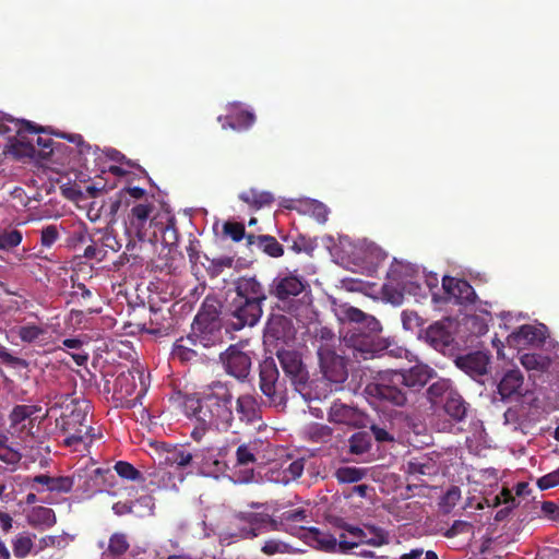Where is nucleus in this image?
Here are the masks:
<instances>
[{
	"instance_id": "obj_50",
	"label": "nucleus",
	"mask_w": 559,
	"mask_h": 559,
	"mask_svg": "<svg viewBox=\"0 0 559 559\" xmlns=\"http://www.w3.org/2000/svg\"><path fill=\"white\" fill-rule=\"evenodd\" d=\"M370 448L369 438L365 433H355L350 438V451L355 454H362Z\"/></svg>"
},
{
	"instance_id": "obj_19",
	"label": "nucleus",
	"mask_w": 559,
	"mask_h": 559,
	"mask_svg": "<svg viewBox=\"0 0 559 559\" xmlns=\"http://www.w3.org/2000/svg\"><path fill=\"white\" fill-rule=\"evenodd\" d=\"M442 288L444 290L442 299L445 302L466 304L475 298L474 288L464 280L444 276Z\"/></svg>"
},
{
	"instance_id": "obj_1",
	"label": "nucleus",
	"mask_w": 559,
	"mask_h": 559,
	"mask_svg": "<svg viewBox=\"0 0 559 559\" xmlns=\"http://www.w3.org/2000/svg\"><path fill=\"white\" fill-rule=\"evenodd\" d=\"M234 396L229 389L217 383L201 395L187 396L183 402V412L194 423L191 437L200 441L206 431H226L234 420Z\"/></svg>"
},
{
	"instance_id": "obj_11",
	"label": "nucleus",
	"mask_w": 559,
	"mask_h": 559,
	"mask_svg": "<svg viewBox=\"0 0 559 559\" xmlns=\"http://www.w3.org/2000/svg\"><path fill=\"white\" fill-rule=\"evenodd\" d=\"M546 326L544 324H523L507 336V344L515 349H524L527 346H538L546 338Z\"/></svg>"
},
{
	"instance_id": "obj_10",
	"label": "nucleus",
	"mask_w": 559,
	"mask_h": 559,
	"mask_svg": "<svg viewBox=\"0 0 559 559\" xmlns=\"http://www.w3.org/2000/svg\"><path fill=\"white\" fill-rule=\"evenodd\" d=\"M190 336L194 341V345H202L203 347H211L221 341V329L215 317H209L199 313L193 323Z\"/></svg>"
},
{
	"instance_id": "obj_54",
	"label": "nucleus",
	"mask_w": 559,
	"mask_h": 559,
	"mask_svg": "<svg viewBox=\"0 0 559 559\" xmlns=\"http://www.w3.org/2000/svg\"><path fill=\"white\" fill-rule=\"evenodd\" d=\"M401 320L403 328L407 331H414L421 324L420 317L416 312L409 310H404L402 312Z\"/></svg>"
},
{
	"instance_id": "obj_17",
	"label": "nucleus",
	"mask_w": 559,
	"mask_h": 559,
	"mask_svg": "<svg viewBox=\"0 0 559 559\" xmlns=\"http://www.w3.org/2000/svg\"><path fill=\"white\" fill-rule=\"evenodd\" d=\"M455 365L471 378H478L488 373L490 368V356L487 352L477 350L466 355L457 356Z\"/></svg>"
},
{
	"instance_id": "obj_46",
	"label": "nucleus",
	"mask_w": 559,
	"mask_h": 559,
	"mask_svg": "<svg viewBox=\"0 0 559 559\" xmlns=\"http://www.w3.org/2000/svg\"><path fill=\"white\" fill-rule=\"evenodd\" d=\"M33 548V540L28 535L20 534L13 540V552L17 558L26 557Z\"/></svg>"
},
{
	"instance_id": "obj_30",
	"label": "nucleus",
	"mask_w": 559,
	"mask_h": 559,
	"mask_svg": "<svg viewBox=\"0 0 559 559\" xmlns=\"http://www.w3.org/2000/svg\"><path fill=\"white\" fill-rule=\"evenodd\" d=\"M194 457L195 453L191 454L183 448L175 447L166 452L165 462L175 469L188 466L194 469Z\"/></svg>"
},
{
	"instance_id": "obj_39",
	"label": "nucleus",
	"mask_w": 559,
	"mask_h": 559,
	"mask_svg": "<svg viewBox=\"0 0 559 559\" xmlns=\"http://www.w3.org/2000/svg\"><path fill=\"white\" fill-rule=\"evenodd\" d=\"M239 198L243 202L257 209H261L262 206L269 205L274 200L272 193L267 191H258L255 189H250L249 191L240 193Z\"/></svg>"
},
{
	"instance_id": "obj_32",
	"label": "nucleus",
	"mask_w": 559,
	"mask_h": 559,
	"mask_svg": "<svg viewBox=\"0 0 559 559\" xmlns=\"http://www.w3.org/2000/svg\"><path fill=\"white\" fill-rule=\"evenodd\" d=\"M453 391L449 380L440 379L428 388L427 396L432 406L439 407Z\"/></svg>"
},
{
	"instance_id": "obj_13",
	"label": "nucleus",
	"mask_w": 559,
	"mask_h": 559,
	"mask_svg": "<svg viewBox=\"0 0 559 559\" xmlns=\"http://www.w3.org/2000/svg\"><path fill=\"white\" fill-rule=\"evenodd\" d=\"M328 420L334 425L349 428H360L367 424V417L362 412L340 401L333 402L330 406Z\"/></svg>"
},
{
	"instance_id": "obj_40",
	"label": "nucleus",
	"mask_w": 559,
	"mask_h": 559,
	"mask_svg": "<svg viewBox=\"0 0 559 559\" xmlns=\"http://www.w3.org/2000/svg\"><path fill=\"white\" fill-rule=\"evenodd\" d=\"M490 314L485 311L483 314L468 316L465 319L466 329L474 335H483L488 331Z\"/></svg>"
},
{
	"instance_id": "obj_9",
	"label": "nucleus",
	"mask_w": 559,
	"mask_h": 559,
	"mask_svg": "<svg viewBox=\"0 0 559 559\" xmlns=\"http://www.w3.org/2000/svg\"><path fill=\"white\" fill-rule=\"evenodd\" d=\"M347 532L357 537V540H347L345 537L341 539L340 546L343 550H349L358 547L359 545H370L380 547L390 543L389 533L376 526H365L364 528L357 526H348Z\"/></svg>"
},
{
	"instance_id": "obj_58",
	"label": "nucleus",
	"mask_w": 559,
	"mask_h": 559,
	"mask_svg": "<svg viewBox=\"0 0 559 559\" xmlns=\"http://www.w3.org/2000/svg\"><path fill=\"white\" fill-rule=\"evenodd\" d=\"M472 524L465 521H455L452 526L445 532L447 537H455L460 534L471 533Z\"/></svg>"
},
{
	"instance_id": "obj_61",
	"label": "nucleus",
	"mask_w": 559,
	"mask_h": 559,
	"mask_svg": "<svg viewBox=\"0 0 559 559\" xmlns=\"http://www.w3.org/2000/svg\"><path fill=\"white\" fill-rule=\"evenodd\" d=\"M163 239L167 245H173L177 241V230L174 226L167 225L163 228Z\"/></svg>"
},
{
	"instance_id": "obj_52",
	"label": "nucleus",
	"mask_w": 559,
	"mask_h": 559,
	"mask_svg": "<svg viewBox=\"0 0 559 559\" xmlns=\"http://www.w3.org/2000/svg\"><path fill=\"white\" fill-rule=\"evenodd\" d=\"M115 469L120 477L126 478V479L135 480L140 476L139 471H136L133 467V465H131L128 462H123V461L117 462L115 465Z\"/></svg>"
},
{
	"instance_id": "obj_31",
	"label": "nucleus",
	"mask_w": 559,
	"mask_h": 559,
	"mask_svg": "<svg viewBox=\"0 0 559 559\" xmlns=\"http://www.w3.org/2000/svg\"><path fill=\"white\" fill-rule=\"evenodd\" d=\"M304 214H309L314 217L319 223H325L328 221L329 210L328 207L313 199H304L298 201V206H294Z\"/></svg>"
},
{
	"instance_id": "obj_59",
	"label": "nucleus",
	"mask_w": 559,
	"mask_h": 559,
	"mask_svg": "<svg viewBox=\"0 0 559 559\" xmlns=\"http://www.w3.org/2000/svg\"><path fill=\"white\" fill-rule=\"evenodd\" d=\"M225 233L229 235L234 240L238 241L243 236V227L238 224H226Z\"/></svg>"
},
{
	"instance_id": "obj_51",
	"label": "nucleus",
	"mask_w": 559,
	"mask_h": 559,
	"mask_svg": "<svg viewBox=\"0 0 559 559\" xmlns=\"http://www.w3.org/2000/svg\"><path fill=\"white\" fill-rule=\"evenodd\" d=\"M311 533L316 534L317 536V542L320 546V548L324 549V550H335L337 547L344 551L341 546H340V540L337 542L335 538H333L332 536L330 535H325V534H320L317 530L314 528H311L310 530Z\"/></svg>"
},
{
	"instance_id": "obj_41",
	"label": "nucleus",
	"mask_w": 559,
	"mask_h": 559,
	"mask_svg": "<svg viewBox=\"0 0 559 559\" xmlns=\"http://www.w3.org/2000/svg\"><path fill=\"white\" fill-rule=\"evenodd\" d=\"M129 548L127 537L123 534H114L109 540L108 550L103 552L102 559H114L123 555Z\"/></svg>"
},
{
	"instance_id": "obj_49",
	"label": "nucleus",
	"mask_w": 559,
	"mask_h": 559,
	"mask_svg": "<svg viewBox=\"0 0 559 559\" xmlns=\"http://www.w3.org/2000/svg\"><path fill=\"white\" fill-rule=\"evenodd\" d=\"M384 344H385V347L383 348L381 356L389 355V356L395 357V358H405L409 361L414 357L409 350H407L406 348L399 346L388 340H384Z\"/></svg>"
},
{
	"instance_id": "obj_6",
	"label": "nucleus",
	"mask_w": 559,
	"mask_h": 559,
	"mask_svg": "<svg viewBox=\"0 0 559 559\" xmlns=\"http://www.w3.org/2000/svg\"><path fill=\"white\" fill-rule=\"evenodd\" d=\"M307 283L295 273H281L273 281L275 296L284 304L290 302L294 298L302 295L298 304L288 307L290 312H298L299 304H309V296L305 293Z\"/></svg>"
},
{
	"instance_id": "obj_2",
	"label": "nucleus",
	"mask_w": 559,
	"mask_h": 559,
	"mask_svg": "<svg viewBox=\"0 0 559 559\" xmlns=\"http://www.w3.org/2000/svg\"><path fill=\"white\" fill-rule=\"evenodd\" d=\"M338 316L349 323L343 334V341L353 349L356 358L370 359L381 356L385 344L378 335L381 324L374 317L348 305L340 308Z\"/></svg>"
},
{
	"instance_id": "obj_64",
	"label": "nucleus",
	"mask_w": 559,
	"mask_h": 559,
	"mask_svg": "<svg viewBox=\"0 0 559 559\" xmlns=\"http://www.w3.org/2000/svg\"><path fill=\"white\" fill-rule=\"evenodd\" d=\"M0 359L7 364L16 365L21 360L13 356L4 346H0Z\"/></svg>"
},
{
	"instance_id": "obj_27",
	"label": "nucleus",
	"mask_w": 559,
	"mask_h": 559,
	"mask_svg": "<svg viewBox=\"0 0 559 559\" xmlns=\"http://www.w3.org/2000/svg\"><path fill=\"white\" fill-rule=\"evenodd\" d=\"M523 384V376L520 370L512 369L504 373L498 385V392L501 397L508 399L514 394H520Z\"/></svg>"
},
{
	"instance_id": "obj_20",
	"label": "nucleus",
	"mask_w": 559,
	"mask_h": 559,
	"mask_svg": "<svg viewBox=\"0 0 559 559\" xmlns=\"http://www.w3.org/2000/svg\"><path fill=\"white\" fill-rule=\"evenodd\" d=\"M259 443L257 441L241 444L236 451V468L239 475H235L236 481L248 483L253 478V464L257 461Z\"/></svg>"
},
{
	"instance_id": "obj_56",
	"label": "nucleus",
	"mask_w": 559,
	"mask_h": 559,
	"mask_svg": "<svg viewBox=\"0 0 559 559\" xmlns=\"http://www.w3.org/2000/svg\"><path fill=\"white\" fill-rule=\"evenodd\" d=\"M537 485L542 490L558 486L559 485V468L540 477L537 480Z\"/></svg>"
},
{
	"instance_id": "obj_14",
	"label": "nucleus",
	"mask_w": 559,
	"mask_h": 559,
	"mask_svg": "<svg viewBox=\"0 0 559 559\" xmlns=\"http://www.w3.org/2000/svg\"><path fill=\"white\" fill-rule=\"evenodd\" d=\"M221 360L226 372L237 379H245L250 372L251 357L238 345H230L221 355Z\"/></svg>"
},
{
	"instance_id": "obj_38",
	"label": "nucleus",
	"mask_w": 559,
	"mask_h": 559,
	"mask_svg": "<svg viewBox=\"0 0 559 559\" xmlns=\"http://www.w3.org/2000/svg\"><path fill=\"white\" fill-rule=\"evenodd\" d=\"M28 519L33 526L51 527L56 523L53 510L46 507L34 508Z\"/></svg>"
},
{
	"instance_id": "obj_43",
	"label": "nucleus",
	"mask_w": 559,
	"mask_h": 559,
	"mask_svg": "<svg viewBox=\"0 0 559 559\" xmlns=\"http://www.w3.org/2000/svg\"><path fill=\"white\" fill-rule=\"evenodd\" d=\"M520 361L526 370L544 371L549 366V359L539 354H524Z\"/></svg>"
},
{
	"instance_id": "obj_45",
	"label": "nucleus",
	"mask_w": 559,
	"mask_h": 559,
	"mask_svg": "<svg viewBox=\"0 0 559 559\" xmlns=\"http://www.w3.org/2000/svg\"><path fill=\"white\" fill-rule=\"evenodd\" d=\"M39 411L40 407L36 405H16L10 414V420L12 425H19Z\"/></svg>"
},
{
	"instance_id": "obj_37",
	"label": "nucleus",
	"mask_w": 559,
	"mask_h": 559,
	"mask_svg": "<svg viewBox=\"0 0 559 559\" xmlns=\"http://www.w3.org/2000/svg\"><path fill=\"white\" fill-rule=\"evenodd\" d=\"M190 345H194V341L190 335L187 338L178 340L171 349L173 359L182 362L192 360L197 356V353Z\"/></svg>"
},
{
	"instance_id": "obj_47",
	"label": "nucleus",
	"mask_w": 559,
	"mask_h": 559,
	"mask_svg": "<svg viewBox=\"0 0 559 559\" xmlns=\"http://www.w3.org/2000/svg\"><path fill=\"white\" fill-rule=\"evenodd\" d=\"M259 246L265 253L274 258L281 257L284 252L282 245L271 236L260 237Z\"/></svg>"
},
{
	"instance_id": "obj_53",
	"label": "nucleus",
	"mask_w": 559,
	"mask_h": 559,
	"mask_svg": "<svg viewBox=\"0 0 559 559\" xmlns=\"http://www.w3.org/2000/svg\"><path fill=\"white\" fill-rule=\"evenodd\" d=\"M59 238L57 226L49 225L43 228L40 234V245L45 248H50Z\"/></svg>"
},
{
	"instance_id": "obj_57",
	"label": "nucleus",
	"mask_w": 559,
	"mask_h": 559,
	"mask_svg": "<svg viewBox=\"0 0 559 559\" xmlns=\"http://www.w3.org/2000/svg\"><path fill=\"white\" fill-rule=\"evenodd\" d=\"M461 499V490L457 487L450 488L442 498V506L450 511Z\"/></svg>"
},
{
	"instance_id": "obj_22",
	"label": "nucleus",
	"mask_w": 559,
	"mask_h": 559,
	"mask_svg": "<svg viewBox=\"0 0 559 559\" xmlns=\"http://www.w3.org/2000/svg\"><path fill=\"white\" fill-rule=\"evenodd\" d=\"M318 356L320 359L321 369L324 376L334 382L345 380L346 371L342 359L334 355L329 348L320 347L318 349Z\"/></svg>"
},
{
	"instance_id": "obj_36",
	"label": "nucleus",
	"mask_w": 559,
	"mask_h": 559,
	"mask_svg": "<svg viewBox=\"0 0 559 559\" xmlns=\"http://www.w3.org/2000/svg\"><path fill=\"white\" fill-rule=\"evenodd\" d=\"M283 468V476L282 477H273L277 484H288L298 477L301 476L305 469V460L304 459H297L292 462H284L282 463Z\"/></svg>"
},
{
	"instance_id": "obj_28",
	"label": "nucleus",
	"mask_w": 559,
	"mask_h": 559,
	"mask_svg": "<svg viewBox=\"0 0 559 559\" xmlns=\"http://www.w3.org/2000/svg\"><path fill=\"white\" fill-rule=\"evenodd\" d=\"M237 413L240 420L253 424L260 419V409L252 395L245 394L237 399Z\"/></svg>"
},
{
	"instance_id": "obj_29",
	"label": "nucleus",
	"mask_w": 559,
	"mask_h": 559,
	"mask_svg": "<svg viewBox=\"0 0 559 559\" xmlns=\"http://www.w3.org/2000/svg\"><path fill=\"white\" fill-rule=\"evenodd\" d=\"M406 471L412 476H432L438 474L439 466L432 457L423 455L409 460Z\"/></svg>"
},
{
	"instance_id": "obj_3",
	"label": "nucleus",
	"mask_w": 559,
	"mask_h": 559,
	"mask_svg": "<svg viewBox=\"0 0 559 559\" xmlns=\"http://www.w3.org/2000/svg\"><path fill=\"white\" fill-rule=\"evenodd\" d=\"M435 370L425 364H417L407 370H392L376 383L369 384L367 393L377 399L379 403L393 406H403L407 399L405 392L399 388L403 384L411 389H420L435 377Z\"/></svg>"
},
{
	"instance_id": "obj_60",
	"label": "nucleus",
	"mask_w": 559,
	"mask_h": 559,
	"mask_svg": "<svg viewBox=\"0 0 559 559\" xmlns=\"http://www.w3.org/2000/svg\"><path fill=\"white\" fill-rule=\"evenodd\" d=\"M543 512L551 520L559 521V507L554 502L547 501L542 506Z\"/></svg>"
},
{
	"instance_id": "obj_62",
	"label": "nucleus",
	"mask_w": 559,
	"mask_h": 559,
	"mask_svg": "<svg viewBox=\"0 0 559 559\" xmlns=\"http://www.w3.org/2000/svg\"><path fill=\"white\" fill-rule=\"evenodd\" d=\"M165 475H166V472L162 471V469L155 474V477L159 478L158 480L155 481L157 484V486L163 487V488H176V483L173 481L170 477H168L167 480L164 479Z\"/></svg>"
},
{
	"instance_id": "obj_4",
	"label": "nucleus",
	"mask_w": 559,
	"mask_h": 559,
	"mask_svg": "<svg viewBox=\"0 0 559 559\" xmlns=\"http://www.w3.org/2000/svg\"><path fill=\"white\" fill-rule=\"evenodd\" d=\"M308 513L305 509H292L282 513L280 521L272 519L264 513H249L245 518L248 527L243 526L239 531V537L253 538L261 534L283 530L294 536L304 537L306 535L305 523Z\"/></svg>"
},
{
	"instance_id": "obj_33",
	"label": "nucleus",
	"mask_w": 559,
	"mask_h": 559,
	"mask_svg": "<svg viewBox=\"0 0 559 559\" xmlns=\"http://www.w3.org/2000/svg\"><path fill=\"white\" fill-rule=\"evenodd\" d=\"M152 207L147 204H138L132 207L130 213V225L134 228L139 239H143L144 235L142 234V229L144 228Z\"/></svg>"
},
{
	"instance_id": "obj_16",
	"label": "nucleus",
	"mask_w": 559,
	"mask_h": 559,
	"mask_svg": "<svg viewBox=\"0 0 559 559\" xmlns=\"http://www.w3.org/2000/svg\"><path fill=\"white\" fill-rule=\"evenodd\" d=\"M76 423L79 424V428L64 439V443L69 447L76 448V445L81 443L86 445L96 437L94 428L87 423V414L82 408L72 411L70 419L66 421L67 429H70V427L72 425L74 426Z\"/></svg>"
},
{
	"instance_id": "obj_48",
	"label": "nucleus",
	"mask_w": 559,
	"mask_h": 559,
	"mask_svg": "<svg viewBox=\"0 0 559 559\" xmlns=\"http://www.w3.org/2000/svg\"><path fill=\"white\" fill-rule=\"evenodd\" d=\"M262 551L265 555L273 556L276 554H289L293 551V548L278 539H269L262 546Z\"/></svg>"
},
{
	"instance_id": "obj_55",
	"label": "nucleus",
	"mask_w": 559,
	"mask_h": 559,
	"mask_svg": "<svg viewBox=\"0 0 559 559\" xmlns=\"http://www.w3.org/2000/svg\"><path fill=\"white\" fill-rule=\"evenodd\" d=\"M49 481L48 490L57 492H68L71 490L73 485V481L68 477H50Z\"/></svg>"
},
{
	"instance_id": "obj_18",
	"label": "nucleus",
	"mask_w": 559,
	"mask_h": 559,
	"mask_svg": "<svg viewBox=\"0 0 559 559\" xmlns=\"http://www.w3.org/2000/svg\"><path fill=\"white\" fill-rule=\"evenodd\" d=\"M144 374L139 369H132L120 372L114 382V394L117 400H126L132 396L136 391V380L141 382V390L136 396L144 394L146 385L144 383Z\"/></svg>"
},
{
	"instance_id": "obj_12",
	"label": "nucleus",
	"mask_w": 559,
	"mask_h": 559,
	"mask_svg": "<svg viewBox=\"0 0 559 559\" xmlns=\"http://www.w3.org/2000/svg\"><path fill=\"white\" fill-rule=\"evenodd\" d=\"M230 314L233 317L230 324L234 330H241L246 325L252 326L261 318V304L247 301V299L234 298L230 304Z\"/></svg>"
},
{
	"instance_id": "obj_34",
	"label": "nucleus",
	"mask_w": 559,
	"mask_h": 559,
	"mask_svg": "<svg viewBox=\"0 0 559 559\" xmlns=\"http://www.w3.org/2000/svg\"><path fill=\"white\" fill-rule=\"evenodd\" d=\"M23 240V234L20 229L5 227L0 229V251L13 252Z\"/></svg>"
},
{
	"instance_id": "obj_8",
	"label": "nucleus",
	"mask_w": 559,
	"mask_h": 559,
	"mask_svg": "<svg viewBox=\"0 0 559 559\" xmlns=\"http://www.w3.org/2000/svg\"><path fill=\"white\" fill-rule=\"evenodd\" d=\"M51 325L43 321H25L10 330L11 335L17 336L21 342L46 347L53 344Z\"/></svg>"
},
{
	"instance_id": "obj_25",
	"label": "nucleus",
	"mask_w": 559,
	"mask_h": 559,
	"mask_svg": "<svg viewBox=\"0 0 559 559\" xmlns=\"http://www.w3.org/2000/svg\"><path fill=\"white\" fill-rule=\"evenodd\" d=\"M236 297L247 301L261 304L265 299V292L261 284L253 277L239 278L236 285Z\"/></svg>"
},
{
	"instance_id": "obj_7",
	"label": "nucleus",
	"mask_w": 559,
	"mask_h": 559,
	"mask_svg": "<svg viewBox=\"0 0 559 559\" xmlns=\"http://www.w3.org/2000/svg\"><path fill=\"white\" fill-rule=\"evenodd\" d=\"M10 124L12 127L11 133L15 132V134H5L8 136V153L15 155L17 157L33 156L35 154L33 139H29L26 135V132L36 134L40 130L34 127L29 121L25 120H10Z\"/></svg>"
},
{
	"instance_id": "obj_15",
	"label": "nucleus",
	"mask_w": 559,
	"mask_h": 559,
	"mask_svg": "<svg viewBox=\"0 0 559 559\" xmlns=\"http://www.w3.org/2000/svg\"><path fill=\"white\" fill-rule=\"evenodd\" d=\"M194 469L203 476L218 478L225 473L226 464L216 449L195 452Z\"/></svg>"
},
{
	"instance_id": "obj_24",
	"label": "nucleus",
	"mask_w": 559,
	"mask_h": 559,
	"mask_svg": "<svg viewBox=\"0 0 559 559\" xmlns=\"http://www.w3.org/2000/svg\"><path fill=\"white\" fill-rule=\"evenodd\" d=\"M225 119L229 128L241 131L254 123L255 116L251 110L245 109L240 103H231L228 105V115Z\"/></svg>"
},
{
	"instance_id": "obj_42",
	"label": "nucleus",
	"mask_w": 559,
	"mask_h": 559,
	"mask_svg": "<svg viewBox=\"0 0 559 559\" xmlns=\"http://www.w3.org/2000/svg\"><path fill=\"white\" fill-rule=\"evenodd\" d=\"M366 471L356 466H342L336 469L335 477L342 484H352L361 480Z\"/></svg>"
},
{
	"instance_id": "obj_35",
	"label": "nucleus",
	"mask_w": 559,
	"mask_h": 559,
	"mask_svg": "<svg viewBox=\"0 0 559 559\" xmlns=\"http://www.w3.org/2000/svg\"><path fill=\"white\" fill-rule=\"evenodd\" d=\"M444 412L454 418L455 420H461L464 418L466 414V406L461 395L453 391L447 400L441 404Z\"/></svg>"
},
{
	"instance_id": "obj_23",
	"label": "nucleus",
	"mask_w": 559,
	"mask_h": 559,
	"mask_svg": "<svg viewBox=\"0 0 559 559\" xmlns=\"http://www.w3.org/2000/svg\"><path fill=\"white\" fill-rule=\"evenodd\" d=\"M277 358L285 373L289 376L294 382H304L306 372L300 356L293 350H281Z\"/></svg>"
},
{
	"instance_id": "obj_63",
	"label": "nucleus",
	"mask_w": 559,
	"mask_h": 559,
	"mask_svg": "<svg viewBox=\"0 0 559 559\" xmlns=\"http://www.w3.org/2000/svg\"><path fill=\"white\" fill-rule=\"evenodd\" d=\"M371 430H372V433H373L374 438L378 441H380V442L390 441V440L393 439L390 436V433L385 429H383V428H380V427H377V426H372Z\"/></svg>"
},
{
	"instance_id": "obj_21",
	"label": "nucleus",
	"mask_w": 559,
	"mask_h": 559,
	"mask_svg": "<svg viewBox=\"0 0 559 559\" xmlns=\"http://www.w3.org/2000/svg\"><path fill=\"white\" fill-rule=\"evenodd\" d=\"M420 337L428 345L442 354L453 349V335L442 322H435L429 325Z\"/></svg>"
},
{
	"instance_id": "obj_26",
	"label": "nucleus",
	"mask_w": 559,
	"mask_h": 559,
	"mask_svg": "<svg viewBox=\"0 0 559 559\" xmlns=\"http://www.w3.org/2000/svg\"><path fill=\"white\" fill-rule=\"evenodd\" d=\"M278 378V371L274 360H264L260 367V388L269 397L275 394V383Z\"/></svg>"
},
{
	"instance_id": "obj_5",
	"label": "nucleus",
	"mask_w": 559,
	"mask_h": 559,
	"mask_svg": "<svg viewBox=\"0 0 559 559\" xmlns=\"http://www.w3.org/2000/svg\"><path fill=\"white\" fill-rule=\"evenodd\" d=\"M423 278L424 271L418 266L394 260L388 272L383 292L391 302L396 305L402 302L404 295L419 299L426 296V289L421 283Z\"/></svg>"
},
{
	"instance_id": "obj_44",
	"label": "nucleus",
	"mask_w": 559,
	"mask_h": 559,
	"mask_svg": "<svg viewBox=\"0 0 559 559\" xmlns=\"http://www.w3.org/2000/svg\"><path fill=\"white\" fill-rule=\"evenodd\" d=\"M309 439L314 442H328L332 437V429L323 424H310L305 429Z\"/></svg>"
}]
</instances>
